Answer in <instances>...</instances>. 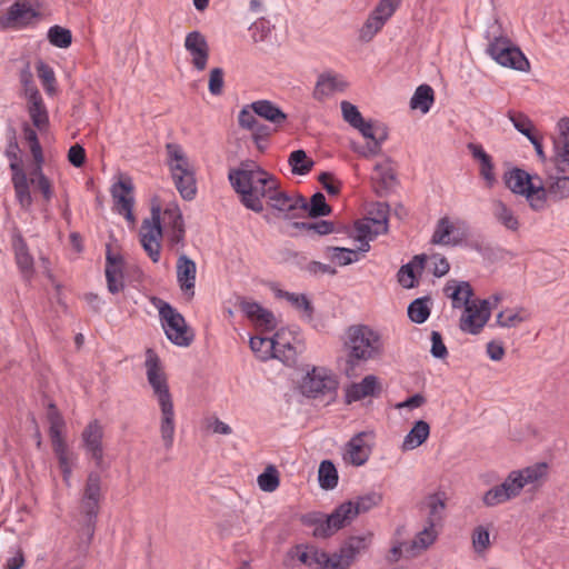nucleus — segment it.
<instances>
[{
	"label": "nucleus",
	"mask_w": 569,
	"mask_h": 569,
	"mask_svg": "<svg viewBox=\"0 0 569 569\" xmlns=\"http://www.w3.org/2000/svg\"><path fill=\"white\" fill-rule=\"evenodd\" d=\"M548 470L549 467L546 462H537L512 470L500 485L490 488L483 493V505L496 507L519 497L525 488L537 490L546 482Z\"/></svg>",
	"instance_id": "f03ea898"
},
{
	"label": "nucleus",
	"mask_w": 569,
	"mask_h": 569,
	"mask_svg": "<svg viewBox=\"0 0 569 569\" xmlns=\"http://www.w3.org/2000/svg\"><path fill=\"white\" fill-rule=\"evenodd\" d=\"M110 193L113 202L112 210L133 224L136 222L133 214L136 200L132 179L129 176H121L117 182L112 183Z\"/></svg>",
	"instance_id": "2eb2a0df"
},
{
	"label": "nucleus",
	"mask_w": 569,
	"mask_h": 569,
	"mask_svg": "<svg viewBox=\"0 0 569 569\" xmlns=\"http://www.w3.org/2000/svg\"><path fill=\"white\" fill-rule=\"evenodd\" d=\"M367 432L355 435L345 447L343 459L352 466H363L370 457L371 448L366 443Z\"/></svg>",
	"instance_id": "bb28decb"
},
{
	"label": "nucleus",
	"mask_w": 569,
	"mask_h": 569,
	"mask_svg": "<svg viewBox=\"0 0 569 569\" xmlns=\"http://www.w3.org/2000/svg\"><path fill=\"white\" fill-rule=\"evenodd\" d=\"M487 40L486 53L498 64L518 71H528L529 60L523 52L508 38L499 21L495 20L485 31Z\"/></svg>",
	"instance_id": "423d86ee"
},
{
	"label": "nucleus",
	"mask_w": 569,
	"mask_h": 569,
	"mask_svg": "<svg viewBox=\"0 0 569 569\" xmlns=\"http://www.w3.org/2000/svg\"><path fill=\"white\" fill-rule=\"evenodd\" d=\"M368 141L366 144L351 143V149L360 157L370 159L381 152L382 143L387 140V132L382 128L375 127L372 121L365 119L355 127Z\"/></svg>",
	"instance_id": "a211bd4d"
},
{
	"label": "nucleus",
	"mask_w": 569,
	"mask_h": 569,
	"mask_svg": "<svg viewBox=\"0 0 569 569\" xmlns=\"http://www.w3.org/2000/svg\"><path fill=\"white\" fill-rule=\"evenodd\" d=\"M381 392V382L375 375L366 376L360 382L349 385L345 389L347 403L360 401L367 397H376Z\"/></svg>",
	"instance_id": "b1692460"
},
{
	"label": "nucleus",
	"mask_w": 569,
	"mask_h": 569,
	"mask_svg": "<svg viewBox=\"0 0 569 569\" xmlns=\"http://www.w3.org/2000/svg\"><path fill=\"white\" fill-rule=\"evenodd\" d=\"M349 83L340 74L333 72H323L318 77L313 89V98L322 101L335 92H342Z\"/></svg>",
	"instance_id": "c85d7f7f"
},
{
	"label": "nucleus",
	"mask_w": 569,
	"mask_h": 569,
	"mask_svg": "<svg viewBox=\"0 0 569 569\" xmlns=\"http://www.w3.org/2000/svg\"><path fill=\"white\" fill-rule=\"evenodd\" d=\"M371 180L375 183H379L385 190L393 187L396 183V174L389 158L375 164Z\"/></svg>",
	"instance_id": "49530a36"
},
{
	"label": "nucleus",
	"mask_w": 569,
	"mask_h": 569,
	"mask_svg": "<svg viewBox=\"0 0 569 569\" xmlns=\"http://www.w3.org/2000/svg\"><path fill=\"white\" fill-rule=\"evenodd\" d=\"M152 305L159 311L161 327L168 340L178 347H188L193 341V333L189 329L184 317L169 302L160 298H152Z\"/></svg>",
	"instance_id": "0eeeda50"
},
{
	"label": "nucleus",
	"mask_w": 569,
	"mask_h": 569,
	"mask_svg": "<svg viewBox=\"0 0 569 569\" xmlns=\"http://www.w3.org/2000/svg\"><path fill=\"white\" fill-rule=\"evenodd\" d=\"M139 237L143 250L151 261L157 263L161 258V239L164 238L170 249H182L186 244V228L182 224L162 229L161 208L152 206L150 218H146L141 223Z\"/></svg>",
	"instance_id": "20e7f679"
},
{
	"label": "nucleus",
	"mask_w": 569,
	"mask_h": 569,
	"mask_svg": "<svg viewBox=\"0 0 569 569\" xmlns=\"http://www.w3.org/2000/svg\"><path fill=\"white\" fill-rule=\"evenodd\" d=\"M328 250L331 252V259L339 266H348L359 259L358 252L352 249L331 247Z\"/></svg>",
	"instance_id": "774afa93"
},
{
	"label": "nucleus",
	"mask_w": 569,
	"mask_h": 569,
	"mask_svg": "<svg viewBox=\"0 0 569 569\" xmlns=\"http://www.w3.org/2000/svg\"><path fill=\"white\" fill-rule=\"evenodd\" d=\"M306 212L312 218L325 217L331 212V208L327 203L323 193L316 192L310 202L306 201Z\"/></svg>",
	"instance_id": "bf43d9fd"
},
{
	"label": "nucleus",
	"mask_w": 569,
	"mask_h": 569,
	"mask_svg": "<svg viewBox=\"0 0 569 569\" xmlns=\"http://www.w3.org/2000/svg\"><path fill=\"white\" fill-rule=\"evenodd\" d=\"M278 333L272 337H260L254 336L250 338L249 345L251 350L256 353V356L261 360H268L270 358L280 359V348L283 347L278 341Z\"/></svg>",
	"instance_id": "4c0bfd02"
},
{
	"label": "nucleus",
	"mask_w": 569,
	"mask_h": 569,
	"mask_svg": "<svg viewBox=\"0 0 569 569\" xmlns=\"http://www.w3.org/2000/svg\"><path fill=\"white\" fill-rule=\"evenodd\" d=\"M288 163L292 173L298 176L309 173L315 166V161L302 149L292 151L288 158Z\"/></svg>",
	"instance_id": "8fccbe9b"
},
{
	"label": "nucleus",
	"mask_w": 569,
	"mask_h": 569,
	"mask_svg": "<svg viewBox=\"0 0 569 569\" xmlns=\"http://www.w3.org/2000/svg\"><path fill=\"white\" fill-rule=\"evenodd\" d=\"M433 101V89L429 84H420L410 99V108L426 114L430 111Z\"/></svg>",
	"instance_id": "a18cd8bd"
},
{
	"label": "nucleus",
	"mask_w": 569,
	"mask_h": 569,
	"mask_svg": "<svg viewBox=\"0 0 569 569\" xmlns=\"http://www.w3.org/2000/svg\"><path fill=\"white\" fill-rule=\"evenodd\" d=\"M371 535L349 538L337 553H328L312 546H298L293 555L311 569H348L362 550L367 549Z\"/></svg>",
	"instance_id": "7ed1b4c3"
},
{
	"label": "nucleus",
	"mask_w": 569,
	"mask_h": 569,
	"mask_svg": "<svg viewBox=\"0 0 569 569\" xmlns=\"http://www.w3.org/2000/svg\"><path fill=\"white\" fill-rule=\"evenodd\" d=\"M427 254L421 253L415 256L408 263L400 267L397 278L401 287L411 289L418 286L417 273L425 270Z\"/></svg>",
	"instance_id": "e433bc0d"
},
{
	"label": "nucleus",
	"mask_w": 569,
	"mask_h": 569,
	"mask_svg": "<svg viewBox=\"0 0 569 569\" xmlns=\"http://www.w3.org/2000/svg\"><path fill=\"white\" fill-rule=\"evenodd\" d=\"M258 117L270 122L276 129L281 128L288 120L287 113L273 101L261 99L250 103Z\"/></svg>",
	"instance_id": "473e14b6"
},
{
	"label": "nucleus",
	"mask_w": 569,
	"mask_h": 569,
	"mask_svg": "<svg viewBox=\"0 0 569 569\" xmlns=\"http://www.w3.org/2000/svg\"><path fill=\"white\" fill-rule=\"evenodd\" d=\"M176 189L183 200L191 201L197 196L196 170L171 176Z\"/></svg>",
	"instance_id": "c03bdc74"
},
{
	"label": "nucleus",
	"mask_w": 569,
	"mask_h": 569,
	"mask_svg": "<svg viewBox=\"0 0 569 569\" xmlns=\"http://www.w3.org/2000/svg\"><path fill=\"white\" fill-rule=\"evenodd\" d=\"M258 486L262 491L272 492L279 487V473L273 466H269L258 476Z\"/></svg>",
	"instance_id": "0e129e2a"
},
{
	"label": "nucleus",
	"mask_w": 569,
	"mask_h": 569,
	"mask_svg": "<svg viewBox=\"0 0 569 569\" xmlns=\"http://www.w3.org/2000/svg\"><path fill=\"white\" fill-rule=\"evenodd\" d=\"M183 46L190 56L193 68L198 71H203L207 68L210 53L206 37L197 30L188 32Z\"/></svg>",
	"instance_id": "aec40b11"
},
{
	"label": "nucleus",
	"mask_w": 569,
	"mask_h": 569,
	"mask_svg": "<svg viewBox=\"0 0 569 569\" xmlns=\"http://www.w3.org/2000/svg\"><path fill=\"white\" fill-rule=\"evenodd\" d=\"M569 198V176H549L543 183V209L547 200L558 202Z\"/></svg>",
	"instance_id": "c9c22d12"
},
{
	"label": "nucleus",
	"mask_w": 569,
	"mask_h": 569,
	"mask_svg": "<svg viewBox=\"0 0 569 569\" xmlns=\"http://www.w3.org/2000/svg\"><path fill=\"white\" fill-rule=\"evenodd\" d=\"M29 181L26 172L12 174V184L16 192V199L19 204L28 210L32 206V196L29 190Z\"/></svg>",
	"instance_id": "09e8293b"
},
{
	"label": "nucleus",
	"mask_w": 569,
	"mask_h": 569,
	"mask_svg": "<svg viewBox=\"0 0 569 569\" xmlns=\"http://www.w3.org/2000/svg\"><path fill=\"white\" fill-rule=\"evenodd\" d=\"M228 179L240 196L241 203L257 213L263 211V199H267L278 182L273 174L251 160L242 161L238 168L230 169Z\"/></svg>",
	"instance_id": "f257e3e1"
},
{
	"label": "nucleus",
	"mask_w": 569,
	"mask_h": 569,
	"mask_svg": "<svg viewBox=\"0 0 569 569\" xmlns=\"http://www.w3.org/2000/svg\"><path fill=\"white\" fill-rule=\"evenodd\" d=\"M430 298L421 297L415 299L408 307L409 319L418 325L426 322L430 316Z\"/></svg>",
	"instance_id": "3c124183"
},
{
	"label": "nucleus",
	"mask_w": 569,
	"mask_h": 569,
	"mask_svg": "<svg viewBox=\"0 0 569 569\" xmlns=\"http://www.w3.org/2000/svg\"><path fill=\"white\" fill-rule=\"evenodd\" d=\"M6 156L9 159V167L12 172L14 173H23L22 169V160L20 157V148L18 146V142L14 138L10 139L7 148H6Z\"/></svg>",
	"instance_id": "69168bd1"
},
{
	"label": "nucleus",
	"mask_w": 569,
	"mask_h": 569,
	"mask_svg": "<svg viewBox=\"0 0 569 569\" xmlns=\"http://www.w3.org/2000/svg\"><path fill=\"white\" fill-rule=\"evenodd\" d=\"M272 29L273 26L266 18H259L249 28L254 42L264 41L271 34Z\"/></svg>",
	"instance_id": "338daca9"
},
{
	"label": "nucleus",
	"mask_w": 569,
	"mask_h": 569,
	"mask_svg": "<svg viewBox=\"0 0 569 569\" xmlns=\"http://www.w3.org/2000/svg\"><path fill=\"white\" fill-rule=\"evenodd\" d=\"M239 307L244 316L262 331H272L277 327V319L273 313L256 301L241 299Z\"/></svg>",
	"instance_id": "4be33fe9"
},
{
	"label": "nucleus",
	"mask_w": 569,
	"mask_h": 569,
	"mask_svg": "<svg viewBox=\"0 0 569 569\" xmlns=\"http://www.w3.org/2000/svg\"><path fill=\"white\" fill-rule=\"evenodd\" d=\"M160 408L159 431L166 449H171L176 433V413L173 400L158 402Z\"/></svg>",
	"instance_id": "c756f323"
},
{
	"label": "nucleus",
	"mask_w": 569,
	"mask_h": 569,
	"mask_svg": "<svg viewBox=\"0 0 569 569\" xmlns=\"http://www.w3.org/2000/svg\"><path fill=\"white\" fill-rule=\"evenodd\" d=\"M445 493L437 492L428 497L427 506L429 509L428 521L437 526L442 520L443 511L446 509Z\"/></svg>",
	"instance_id": "5fc2aeb1"
},
{
	"label": "nucleus",
	"mask_w": 569,
	"mask_h": 569,
	"mask_svg": "<svg viewBox=\"0 0 569 569\" xmlns=\"http://www.w3.org/2000/svg\"><path fill=\"white\" fill-rule=\"evenodd\" d=\"M401 3L402 0H380L360 28V40L365 42L371 41L391 19Z\"/></svg>",
	"instance_id": "ddd939ff"
},
{
	"label": "nucleus",
	"mask_w": 569,
	"mask_h": 569,
	"mask_svg": "<svg viewBox=\"0 0 569 569\" xmlns=\"http://www.w3.org/2000/svg\"><path fill=\"white\" fill-rule=\"evenodd\" d=\"M558 136L553 139V163L560 173L569 172V118L558 122Z\"/></svg>",
	"instance_id": "412c9836"
},
{
	"label": "nucleus",
	"mask_w": 569,
	"mask_h": 569,
	"mask_svg": "<svg viewBox=\"0 0 569 569\" xmlns=\"http://www.w3.org/2000/svg\"><path fill=\"white\" fill-rule=\"evenodd\" d=\"M490 316L491 305L489 300L470 302L465 307L459 327L466 333L478 335L490 319Z\"/></svg>",
	"instance_id": "6ab92c4d"
},
{
	"label": "nucleus",
	"mask_w": 569,
	"mask_h": 569,
	"mask_svg": "<svg viewBox=\"0 0 569 569\" xmlns=\"http://www.w3.org/2000/svg\"><path fill=\"white\" fill-rule=\"evenodd\" d=\"M356 230L358 233V236H357L358 240L361 242H363V241L366 242V247L361 248V250L368 251L369 250L368 242L370 240L375 239L377 236L386 233L388 230V224L386 223V221H383V219L377 220L375 218L367 217L366 219H363L362 221H359L356 224Z\"/></svg>",
	"instance_id": "58836bf2"
},
{
	"label": "nucleus",
	"mask_w": 569,
	"mask_h": 569,
	"mask_svg": "<svg viewBox=\"0 0 569 569\" xmlns=\"http://www.w3.org/2000/svg\"><path fill=\"white\" fill-rule=\"evenodd\" d=\"M492 214L496 221L505 229L517 232L520 228V221L515 211L501 200L492 202Z\"/></svg>",
	"instance_id": "79ce46f5"
},
{
	"label": "nucleus",
	"mask_w": 569,
	"mask_h": 569,
	"mask_svg": "<svg viewBox=\"0 0 569 569\" xmlns=\"http://www.w3.org/2000/svg\"><path fill=\"white\" fill-rule=\"evenodd\" d=\"M266 200L277 218L289 220L302 217L306 213V199L300 194H290L281 190L279 181Z\"/></svg>",
	"instance_id": "9d476101"
},
{
	"label": "nucleus",
	"mask_w": 569,
	"mask_h": 569,
	"mask_svg": "<svg viewBox=\"0 0 569 569\" xmlns=\"http://www.w3.org/2000/svg\"><path fill=\"white\" fill-rule=\"evenodd\" d=\"M48 420H49V436L52 445L64 442L62 431L64 428V420L62 416L58 412L54 405L49 406L48 410Z\"/></svg>",
	"instance_id": "603ef678"
},
{
	"label": "nucleus",
	"mask_w": 569,
	"mask_h": 569,
	"mask_svg": "<svg viewBox=\"0 0 569 569\" xmlns=\"http://www.w3.org/2000/svg\"><path fill=\"white\" fill-rule=\"evenodd\" d=\"M472 157L479 162V174L485 180L488 188H492L497 183L495 173V164L492 158L486 152L479 143L470 142L467 146Z\"/></svg>",
	"instance_id": "2f4dec72"
},
{
	"label": "nucleus",
	"mask_w": 569,
	"mask_h": 569,
	"mask_svg": "<svg viewBox=\"0 0 569 569\" xmlns=\"http://www.w3.org/2000/svg\"><path fill=\"white\" fill-rule=\"evenodd\" d=\"M101 496V478L97 472H90L81 500L82 512L86 516L88 526V541L91 540L94 532V525L99 512Z\"/></svg>",
	"instance_id": "dca6fc26"
},
{
	"label": "nucleus",
	"mask_w": 569,
	"mask_h": 569,
	"mask_svg": "<svg viewBox=\"0 0 569 569\" xmlns=\"http://www.w3.org/2000/svg\"><path fill=\"white\" fill-rule=\"evenodd\" d=\"M437 536L436 525L427 522V526L412 540L411 549L426 550L436 541Z\"/></svg>",
	"instance_id": "13d9d810"
},
{
	"label": "nucleus",
	"mask_w": 569,
	"mask_h": 569,
	"mask_svg": "<svg viewBox=\"0 0 569 569\" xmlns=\"http://www.w3.org/2000/svg\"><path fill=\"white\" fill-rule=\"evenodd\" d=\"M37 76L47 93L52 94L56 90V76L53 69L43 61H38Z\"/></svg>",
	"instance_id": "680f3d73"
},
{
	"label": "nucleus",
	"mask_w": 569,
	"mask_h": 569,
	"mask_svg": "<svg viewBox=\"0 0 569 569\" xmlns=\"http://www.w3.org/2000/svg\"><path fill=\"white\" fill-rule=\"evenodd\" d=\"M381 501L382 496L373 491L358 497L355 501L341 503L340 511L349 525L359 513L369 511L380 505Z\"/></svg>",
	"instance_id": "7c9ffc66"
},
{
	"label": "nucleus",
	"mask_w": 569,
	"mask_h": 569,
	"mask_svg": "<svg viewBox=\"0 0 569 569\" xmlns=\"http://www.w3.org/2000/svg\"><path fill=\"white\" fill-rule=\"evenodd\" d=\"M162 229L173 228L184 224L182 212L177 202H169L161 211Z\"/></svg>",
	"instance_id": "4d7b16f0"
},
{
	"label": "nucleus",
	"mask_w": 569,
	"mask_h": 569,
	"mask_svg": "<svg viewBox=\"0 0 569 569\" xmlns=\"http://www.w3.org/2000/svg\"><path fill=\"white\" fill-rule=\"evenodd\" d=\"M318 480L322 489H333L338 485V472L330 460L320 463Z\"/></svg>",
	"instance_id": "6e6d98bb"
},
{
	"label": "nucleus",
	"mask_w": 569,
	"mask_h": 569,
	"mask_svg": "<svg viewBox=\"0 0 569 569\" xmlns=\"http://www.w3.org/2000/svg\"><path fill=\"white\" fill-rule=\"evenodd\" d=\"M144 369L148 383L150 385L158 402L171 400L169 383L162 362L157 352L148 348L146 350Z\"/></svg>",
	"instance_id": "4468645a"
},
{
	"label": "nucleus",
	"mask_w": 569,
	"mask_h": 569,
	"mask_svg": "<svg viewBox=\"0 0 569 569\" xmlns=\"http://www.w3.org/2000/svg\"><path fill=\"white\" fill-rule=\"evenodd\" d=\"M40 7L39 2L33 6L28 0L13 2L7 12L0 17V28L3 30H20L30 27L40 18Z\"/></svg>",
	"instance_id": "f8f14e48"
},
{
	"label": "nucleus",
	"mask_w": 569,
	"mask_h": 569,
	"mask_svg": "<svg viewBox=\"0 0 569 569\" xmlns=\"http://www.w3.org/2000/svg\"><path fill=\"white\" fill-rule=\"evenodd\" d=\"M28 112L33 126L42 131L49 126V114L40 93L33 91L32 98L27 99Z\"/></svg>",
	"instance_id": "ea45409f"
},
{
	"label": "nucleus",
	"mask_w": 569,
	"mask_h": 569,
	"mask_svg": "<svg viewBox=\"0 0 569 569\" xmlns=\"http://www.w3.org/2000/svg\"><path fill=\"white\" fill-rule=\"evenodd\" d=\"M347 369L350 376L359 363L379 359L383 356L385 343L379 331L366 325L351 326L347 331Z\"/></svg>",
	"instance_id": "39448f33"
},
{
	"label": "nucleus",
	"mask_w": 569,
	"mask_h": 569,
	"mask_svg": "<svg viewBox=\"0 0 569 569\" xmlns=\"http://www.w3.org/2000/svg\"><path fill=\"white\" fill-rule=\"evenodd\" d=\"M430 435V426L425 420H417L401 443L402 451H411L420 447Z\"/></svg>",
	"instance_id": "a19ab883"
},
{
	"label": "nucleus",
	"mask_w": 569,
	"mask_h": 569,
	"mask_svg": "<svg viewBox=\"0 0 569 569\" xmlns=\"http://www.w3.org/2000/svg\"><path fill=\"white\" fill-rule=\"evenodd\" d=\"M177 282L183 296L189 300L194 297L197 264L184 253L177 260Z\"/></svg>",
	"instance_id": "5701e85b"
},
{
	"label": "nucleus",
	"mask_w": 569,
	"mask_h": 569,
	"mask_svg": "<svg viewBox=\"0 0 569 569\" xmlns=\"http://www.w3.org/2000/svg\"><path fill=\"white\" fill-rule=\"evenodd\" d=\"M278 297L286 299L292 307L302 311L307 319L312 318L313 308L306 295L279 290Z\"/></svg>",
	"instance_id": "864d4df0"
},
{
	"label": "nucleus",
	"mask_w": 569,
	"mask_h": 569,
	"mask_svg": "<svg viewBox=\"0 0 569 569\" xmlns=\"http://www.w3.org/2000/svg\"><path fill=\"white\" fill-rule=\"evenodd\" d=\"M300 521L305 527L312 529L315 538L325 539L331 537L341 528L348 525L345 516L338 506L330 515L319 511H311L300 517Z\"/></svg>",
	"instance_id": "9b49d317"
},
{
	"label": "nucleus",
	"mask_w": 569,
	"mask_h": 569,
	"mask_svg": "<svg viewBox=\"0 0 569 569\" xmlns=\"http://www.w3.org/2000/svg\"><path fill=\"white\" fill-rule=\"evenodd\" d=\"M530 318L531 313L523 307L506 308L497 315L496 323L501 328H515Z\"/></svg>",
	"instance_id": "37998d69"
},
{
	"label": "nucleus",
	"mask_w": 569,
	"mask_h": 569,
	"mask_svg": "<svg viewBox=\"0 0 569 569\" xmlns=\"http://www.w3.org/2000/svg\"><path fill=\"white\" fill-rule=\"evenodd\" d=\"M425 269L431 272L435 277L440 278L448 273L450 264L443 256L433 253L431 256H427Z\"/></svg>",
	"instance_id": "e2e57ef3"
},
{
	"label": "nucleus",
	"mask_w": 569,
	"mask_h": 569,
	"mask_svg": "<svg viewBox=\"0 0 569 569\" xmlns=\"http://www.w3.org/2000/svg\"><path fill=\"white\" fill-rule=\"evenodd\" d=\"M469 228L465 221L452 222L448 217L438 220L431 242L442 246H459L468 239Z\"/></svg>",
	"instance_id": "f3484780"
},
{
	"label": "nucleus",
	"mask_w": 569,
	"mask_h": 569,
	"mask_svg": "<svg viewBox=\"0 0 569 569\" xmlns=\"http://www.w3.org/2000/svg\"><path fill=\"white\" fill-rule=\"evenodd\" d=\"M167 159L166 163L169 168L170 176L184 173L194 170L183 148L174 142L166 144Z\"/></svg>",
	"instance_id": "f704fd0d"
},
{
	"label": "nucleus",
	"mask_w": 569,
	"mask_h": 569,
	"mask_svg": "<svg viewBox=\"0 0 569 569\" xmlns=\"http://www.w3.org/2000/svg\"><path fill=\"white\" fill-rule=\"evenodd\" d=\"M54 455L58 458L59 467L63 476L64 482L70 486V479L72 475V467L74 463L73 453L68 449V446L64 442L52 445Z\"/></svg>",
	"instance_id": "de8ad7c7"
},
{
	"label": "nucleus",
	"mask_w": 569,
	"mask_h": 569,
	"mask_svg": "<svg viewBox=\"0 0 569 569\" xmlns=\"http://www.w3.org/2000/svg\"><path fill=\"white\" fill-rule=\"evenodd\" d=\"M443 293L451 300L452 308H465L470 303L473 290L468 281L451 279L443 287Z\"/></svg>",
	"instance_id": "72a5a7b5"
},
{
	"label": "nucleus",
	"mask_w": 569,
	"mask_h": 569,
	"mask_svg": "<svg viewBox=\"0 0 569 569\" xmlns=\"http://www.w3.org/2000/svg\"><path fill=\"white\" fill-rule=\"evenodd\" d=\"M102 437L103 430L97 420L91 421L82 432L84 449L98 466L103 460Z\"/></svg>",
	"instance_id": "cd10ccee"
},
{
	"label": "nucleus",
	"mask_w": 569,
	"mask_h": 569,
	"mask_svg": "<svg viewBox=\"0 0 569 569\" xmlns=\"http://www.w3.org/2000/svg\"><path fill=\"white\" fill-rule=\"evenodd\" d=\"M49 42L61 49L68 48L72 42L71 31L60 26H52L47 33Z\"/></svg>",
	"instance_id": "052dcab7"
},
{
	"label": "nucleus",
	"mask_w": 569,
	"mask_h": 569,
	"mask_svg": "<svg viewBox=\"0 0 569 569\" xmlns=\"http://www.w3.org/2000/svg\"><path fill=\"white\" fill-rule=\"evenodd\" d=\"M12 250L14 260L21 277L30 281L34 274V259L29 251V247L20 233L12 236Z\"/></svg>",
	"instance_id": "393cba45"
},
{
	"label": "nucleus",
	"mask_w": 569,
	"mask_h": 569,
	"mask_svg": "<svg viewBox=\"0 0 569 569\" xmlns=\"http://www.w3.org/2000/svg\"><path fill=\"white\" fill-rule=\"evenodd\" d=\"M124 262L121 256L113 254L110 250L106 254V279L110 293L116 295L124 289Z\"/></svg>",
	"instance_id": "a878e982"
},
{
	"label": "nucleus",
	"mask_w": 569,
	"mask_h": 569,
	"mask_svg": "<svg viewBox=\"0 0 569 569\" xmlns=\"http://www.w3.org/2000/svg\"><path fill=\"white\" fill-rule=\"evenodd\" d=\"M505 182L513 193L525 196L532 210H543V182L539 176L515 168L505 174Z\"/></svg>",
	"instance_id": "6e6552de"
},
{
	"label": "nucleus",
	"mask_w": 569,
	"mask_h": 569,
	"mask_svg": "<svg viewBox=\"0 0 569 569\" xmlns=\"http://www.w3.org/2000/svg\"><path fill=\"white\" fill-rule=\"evenodd\" d=\"M336 375L326 367H312L302 377L300 392L307 398L333 397L338 390Z\"/></svg>",
	"instance_id": "1a4fd4ad"
}]
</instances>
